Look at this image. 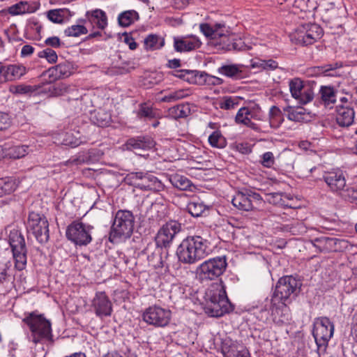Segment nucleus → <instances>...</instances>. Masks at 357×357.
I'll use <instances>...</instances> for the list:
<instances>
[{
	"instance_id": "obj_1",
	"label": "nucleus",
	"mask_w": 357,
	"mask_h": 357,
	"mask_svg": "<svg viewBox=\"0 0 357 357\" xmlns=\"http://www.w3.org/2000/svg\"><path fill=\"white\" fill-rule=\"evenodd\" d=\"M210 242L199 235L188 236L176 249L178 261L185 264H194L208 255Z\"/></svg>"
},
{
	"instance_id": "obj_23",
	"label": "nucleus",
	"mask_w": 357,
	"mask_h": 357,
	"mask_svg": "<svg viewBox=\"0 0 357 357\" xmlns=\"http://www.w3.org/2000/svg\"><path fill=\"white\" fill-rule=\"evenodd\" d=\"M169 181L175 188L179 190L194 192L197 189L191 180L183 175L172 174L169 176Z\"/></svg>"
},
{
	"instance_id": "obj_14",
	"label": "nucleus",
	"mask_w": 357,
	"mask_h": 357,
	"mask_svg": "<svg viewBox=\"0 0 357 357\" xmlns=\"http://www.w3.org/2000/svg\"><path fill=\"white\" fill-rule=\"evenodd\" d=\"M289 90L291 96L299 104L305 105L311 102L314 98V92L312 86L306 84L301 79L295 77L289 82Z\"/></svg>"
},
{
	"instance_id": "obj_61",
	"label": "nucleus",
	"mask_w": 357,
	"mask_h": 357,
	"mask_svg": "<svg viewBox=\"0 0 357 357\" xmlns=\"http://www.w3.org/2000/svg\"><path fill=\"white\" fill-rule=\"evenodd\" d=\"M232 39L231 40V45L227 44L225 46L226 51L231 50H241L243 47V42L241 40H237L235 35H232Z\"/></svg>"
},
{
	"instance_id": "obj_15",
	"label": "nucleus",
	"mask_w": 357,
	"mask_h": 357,
	"mask_svg": "<svg viewBox=\"0 0 357 357\" xmlns=\"http://www.w3.org/2000/svg\"><path fill=\"white\" fill-rule=\"evenodd\" d=\"M320 252H342L348 247V241L333 236H321L311 240Z\"/></svg>"
},
{
	"instance_id": "obj_57",
	"label": "nucleus",
	"mask_w": 357,
	"mask_h": 357,
	"mask_svg": "<svg viewBox=\"0 0 357 357\" xmlns=\"http://www.w3.org/2000/svg\"><path fill=\"white\" fill-rule=\"evenodd\" d=\"M232 35L233 34L230 33V31L229 29L225 30V33H223V36L218 38V39H220V42H215V46H216L218 50L226 51L225 46L227 44L231 45V40L233 37Z\"/></svg>"
},
{
	"instance_id": "obj_21",
	"label": "nucleus",
	"mask_w": 357,
	"mask_h": 357,
	"mask_svg": "<svg viewBox=\"0 0 357 357\" xmlns=\"http://www.w3.org/2000/svg\"><path fill=\"white\" fill-rule=\"evenodd\" d=\"M355 112L351 107L337 106L336 121L340 127H349L354 123Z\"/></svg>"
},
{
	"instance_id": "obj_44",
	"label": "nucleus",
	"mask_w": 357,
	"mask_h": 357,
	"mask_svg": "<svg viewBox=\"0 0 357 357\" xmlns=\"http://www.w3.org/2000/svg\"><path fill=\"white\" fill-rule=\"evenodd\" d=\"M241 98L238 96H224L219 102V107L222 109H233L237 107L241 100Z\"/></svg>"
},
{
	"instance_id": "obj_28",
	"label": "nucleus",
	"mask_w": 357,
	"mask_h": 357,
	"mask_svg": "<svg viewBox=\"0 0 357 357\" xmlns=\"http://www.w3.org/2000/svg\"><path fill=\"white\" fill-rule=\"evenodd\" d=\"M291 40L296 44L307 46L314 43L317 40L311 36L305 26H299L294 33L291 35Z\"/></svg>"
},
{
	"instance_id": "obj_60",
	"label": "nucleus",
	"mask_w": 357,
	"mask_h": 357,
	"mask_svg": "<svg viewBox=\"0 0 357 357\" xmlns=\"http://www.w3.org/2000/svg\"><path fill=\"white\" fill-rule=\"evenodd\" d=\"M201 32L206 37L215 40V36L213 27L208 23H203L199 25Z\"/></svg>"
},
{
	"instance_id": "obj_24",
	"label": "nucleus",
	"mask_w": 357,
	"mask_h": 357,
	"mask_svg": "<svg viewBox=\"0 0 357 357\" xmlns=\"http://www.w3.org/2000/svg\"><path fill=\"white\" fill-rule=\"evenodd\" d=\"M91 121L98 127H107L112 123V114L104 108H98L91 113Z\"/></svg>"
},
{
	"instance_id": "obj_2",
	"label": "nucleus",
	"mask_w": 357,
	"mask_h": 357,
	"mask_svg": "<svg viewBox=\"0 0 357 357\" xmlns=\"http://www.w3.org/2000/svg\"><path fill=\"white\" fill-rule=\"evenodd\" d=\"M220 284L212 287L206 294V312L211 317H220L225 314L234 311V305L229 301L223 282L220 280Z\"/></svg>"
},
{
	"instance_id": "obj_33",
	"label": "nucleus",
	"mask_w": 357,
	"mask_h": 357,
	"mask_svg": "<svg viewBox=\"0 0 357 357\" xmlns=\"http://www.w3.org/2000/svg\"><path fill=\"white\" fill-rule=\"evenodd\" d=\"M16 188V179L14 177L6 176L0 178V197L11 194Z\"/></svg>"
},
{
	"instance_id": "obj_59",
	"label": "nucleus",
	"mask_w": 357,
	"mask_h": 357,
	"mask_svg": "<svg viewBox=\"0 0 357 357\" xmlns=\"http://www.w3.org/2000/svg\"><path fill=\"white\" fill-rule=\"evenodd\" d=\"M62 12L61 9L50 10L47 12V18L54 23L61 24L63 22Z\"/></svg>"
},
{
	"instance_id": "obj_8",
	"label": "nucleus",
	"mask_w": 357,
	"mask_h": 357,
	"mask_svg": "<svg viewBox=\"0 0 357 357\" xmlns=\"http://www.w3.org/2000/svg\"><path fill=\"white\" fill-rule=\"evenodd\" d=\"M334 333V324L326 317L318 318L314 324L312 335L317 345L319 356L326 352L330 339Z\"/></svg>"
},
{
	"instance_id": "obj_43",
	"label": "nucleus",
	"mask_w": 357,
	"mask_h": 357,
	"mask_svg": "<svg viewBox=\"0 0 357 357\" xmlns=\"http://www.w3.org/2000/svg\"><path fill=\"white\" fill-rule=\"evenodd\" d=\"M323 21L331 28L340 26V19L335 9L328 10L322 15Z\"/></svg>"
},
{
	"instance_id": "obj_12",
	"label": "nucleus",
	"mask_w": 357,
	"mask_h": 357,
	"mask_svg": "<svg viewBox=\"0 0 357 357\" xmlns=\"http://www.w3.org/2000/svg\"><path fill=\"white\" fill-rule=\"evenodd\" d=\"M93 227L79 220L73 221L66 228V236L75 245L86 246L92 241L90 230Z\"/></svg>"
},
{
	"instance_id": "obj_47",
	"label": "nucleus",
	"mask_w": 357,
	"mask_h": 357,
	"mask_svg": "<svg viewBox=\"0 0 357 357\" xmlns=\"http://www.w3.org/2000/svg\"><path fill=\"white\" fill-rule=\"evenodd\" d=\"M280 303L278 302V299L275 298L273 294L272 298L268 299L267 297L265 298L264 301L261 303V304L258 307L259 308V312H267L270 313L271 316L273 315V310L276 308Z\"/></svg>"
},
{
	"instance_id": "obj_42",
	"label": "nucleus",
	"mask_w": 357,
	"mask_h": 357,
	"mask_svg": "<svg viewBox=\"0 0 357 357\" xmlns=\"http://www.w3.org/2000/svg\"><path fill=\"white\" fill-rule=\"evenodd\" d=\"M139 18V14L137 11L131 10L121 13L118 17L119 24L126 27L134 22V20Z\"/></svg>"
},
{
	"instance_id": "obj_46",
	"label": "nucleus",
	"mask_w": 357,
	"mask_h": 357,
	"mask_svg": "<svg viewBox=\"0 0 357 357\" xmlns=\"http://www.w3.org/2000/svg\"><path fill=\"white\" fill-rule=\"evenodd\" d=\"M342 63L337 62L333 64H326L321 66H315L312 68V72L316 75H325L327 76H335L334 74L328 73V72L341 68Z\"/></svg>"
},
{
	"instance_id": "obj_16",
	"label": "nucleus",
	"mask_w": 357,
	"mask_h": 357,
	"mask_svg": "<svg viewBox=\"0 0 357 357\" xmlns=\"http://www.w3.org/2000/svg\"><path fill=\"white\" fill-rule=\"evenodd\" d=\"M201 45L199 38L192 34L174 37V48L177 52H190L199 48Z\"/></svg>"
},
{
	"instance_id": "obj_55",
	"label": "nucleus",
	"mask_w": 357,
	"mask_h": 357,
	"mask_svg": "<svg viewBox=\"0 0 357 357\" xmlns=\"http://www.w3.org/2000/svg\"><path fill=\"white\" fill-rule=\"evenodd\" d=\"M188 96V94L186 93L185 90L180 89L173 92H170L169 94L165 96L164 97L162 98L161 101L166 102H174L178 100L182 99Z\"/></svg>"
},
{
	"instance_id": "obj_19",
	"label": "nucleus",
	"mask_w": 357,
	"mask_h": 357,
	"mask_svg": "<svg viewBox=\"0 0 357 357\" xmlns=\"http://www.w3.org/2000/svg\"><path fill=\"white\" fill-rule=\"evenodd\" d=\"M323 180L333 192H338L346 186V178L342 170L325 172Z\"/></svg>"
},
{
	"instance_id": "obj_31",
	"label": "nucleus",
	"mask_w": 357,
	"mask_h": 357,
	"mask_svg": "<svg viewBox=\"0 0 357 357\" xmlns=\"http://www.w3.org/2000/svg\"><path fill=\"white\" fill-rule=\"evenodd\" d=\"M185 82L198 85H204L206 84V77L207 73L204 71L186 70Z\"/></svg>"
},
{
	"instance_id": "obj_7",
	"label": "nucleus",
	"mask_w": 357,
	"mask_h": 357,
	"mask_svg": "<svg viewBox=\"0 0 357 357\" xmlns=\"http://www.w3.org/2000/svg\"><path fill=\"white\" fill-rule=\"evenodd\" d=\"M124 181L129 185L142 190L161 192L164 183L150 172H131L125 176Z\"/></svg>"
},
{
	"instance_id": "obj_35",
	"label": "nucleus",
	"mask_w": 357,
	"mask_h": 357,
	"mask_svg": "<svg viewBox=\"0 0 357 357\" xmlns=\"http://www.w3.org/2000/svg\"><path fill=\"white\" fill-rule=\"evenodd\" d=\"M146 50H159L165 45V38L157 34H149L144 39Z\"/></svg>"
},
{
	"instance_id": "obj_11",
	"label": "nucleus",
	"mask_w": 357,
	"mask_h": 357,
	"mask_svg": "<svg viewBox=\"0 0 357 357\" xmlns=\"http://www.w3.org/2000/svg\"><path fill=\"white\" fill-rule=\"evenodd\" d=\"M27 230L32 233L40 243H45L49 240V222L44 214L30 211L27 220Z\"/></svg>"
},
{
	"instance_id": "obj_52",
	"label": "nucleus",
	"mask_w": 357,
	"mask_h": 357,
	"mask_svg": "<svg viewBox=\"0 0 357 357\" xmlns=\"http://www.w3.org/2000/svg\"><path fill=\"white\" fill-rule=\"evenodd\" d=\"M37 56L41 59H45L50 63H55L57 61L58 56L56 52L50 47H47L37 53Z\"/></svg>"
},
{
	"instance_id": "obj_40",
	"label": "nucleus",
	"mask_w": 357,
	"mask_h": 357,
	"mask_svg": "<svg viewBox=\"0 0 357 357\" xmlns=\"http://www.w3.org/2000/svg\"><path fill=\"white\" fill-rule=\"evenodd\" d=\"M29 146L26 145H17L8 149L4 156L13 159H19L28 154Z\"/></svg>"
},
{
	"instance_id": "obj_13",
	"label": "nucleus",
	"mask_w": 357,
	"mask_h": 357,
	"mask_svg": "<svg viewBox=\"0 0 357 357\" xmlns=\"http://www.w3.org/2000/svg\"><path fill=\"white\" fill-rule=\"evenodd\" d=\"M171 311L158 305L150 306L143 312V320L155 327L167 326L171 319Z\"/></svg>"
},
{
	"instance_id": "obj_6",
	"label": "nucleus",
	"mask_w": 357,
	"mask_h": 357,
	"mask_svg": "<svg viewBox=\"0 0 357 357\" xmlns=\"http://www.w3.org/2000/svg\"><path fill=\"white\" fill-rule=\"evenodd\" d=\"M302 282L293 275H284L276 282L273 295L278 302L284 305L290 304L298 295Z\"/></svg>"
},
{
	"instance_id": "obj_29",
	"label": "nucleus",
	"mask_w": 357,
	"mask_h": 357,
	"mask_svg": "<svg viewBox=\"0 0 357 357\" xmlns=\"http://www.w3.org/2000/svg\"><path fill=\"white\" fill-rule=\"evenodd\" d=\"M289 195L282 192H271L267 194V202L270 204L282 206L284 208H294L289 204L287 200H291Z\"/></svg>"
},
{
	"instance_id": "obj_26",
	"label": "nucleus",
	"mask_w": 357,
	"mask_h": 357,
	"mask_svg": "<svg viewBox=\"0 0 357 357\" xmlns=\"http://www.w3.org/2000/svg\"><path fill=\"white\" fill-rule=\"evenodd\" d=\"M86 20L98 29L103 30L107 26V17L105 11L100 9H96L92 11H87L86 13Z\"/></svg>"
},
{
	"instance_id": "obj_20",
	"label": "nucleus",
	"mask_w": 357,
	"mask_h": 357,
	"mask_svg": "<svg viewBox=\"0 0 357 357\" xmlns=\"http://www.w3.org/2000/svg\"><path fill=\"white\" fill-rule=\"evenodd\" d=\"M155 145L153 139L149 135H139L130 137L126 142L127 150L138 151L139 150H150Z\"/></svg>"
},
{
	"instance_id": "obj_18",
	"label": "nucleus",
	"mask_w": 357,
	"mask_h": 357,
	"mask_svg": "<svg viewBox=\"0 0 357 357\" xmlns=\"http://www.w3.org/2000/svg\"><path fill=\"white\" fill-rule=\"evenodd\" d=\"M102 155V151L93 148L79 152L77 155L70 157L67 162L75 165L84 163H93L98 161Z\"/></svg>"
},
{
	"instance_id": "obj_37",
	"label": "nucleus",
	"mask_w": 357,
	"mask_h": 357,
	"mask_svg": "<svg viewBox=\"0 0 357 357\" xmlns=\"http://www.w3.org/2000/svg\"><path fill=\"white\" fill-rule=\"evenodd\" d=\"M321 99L325 105L334 104L336 102V91L330 86H321L319 90Z\"/></svg>"
},
{
	"instance_id": "obj_5",
	"label": "nucleus",
	"mask_w": 357,
	"mask_h": 357,
	"mask_svg": "<svg viewBox=\"0 0 357 357\" xmlns=\"http://www.w3.org/2000/svg\"><path fill=\"white\" fill-rule=\"evenodd\" d=\"M181 231L182 225L174 220L167 222L160 228L155 237V244L160 255L158 264L154 265L155 268H163L165 266L168 268L167 264H166L165 261L163 260L161 256L162 249L169 248L176 235Z\"/></svg>"
},
{
	"instance_id": "obj_17",
	"label": "nucleus",
	"mask_w": 357,
	"mask_h": 357,
	"mask_svg": "<svg viewBox=\"0 0 357 357\" xmlns=\"http://www.w3.org/2000/svg\"><path fill=\"white\" fill-rule=\"evenodd\" d=\"M92 307L99 317H109L112 312V304L105 291L96 294L92 301Z\"/></svg>"
},
{
	"instance_id": "obj_48",
	"label": "nucleus",
	"mask_w": 357,
	"mask_h": 357,
	"mask_svg": "<svg viewBox=\"0 0 357 357\" xmlns=\"http://www.w3.org/2000/svg\"><path fill=\"white\" fill-rule=\"evenodd\" d=\"M208 142L213 147L221 149L226 146V139L218 130L214 131L210 135Z\"/></svg>"
},
{
	"instance_id": "obj_58",
	"label": "nucleus",
	"mask_w": 357,
	"mask_h": 357,
	"mask_svg": "<svg viewBox=\"0 0 357 357\" xmlns=\"http://www.w3.org/2000/svg\"><path fill=\"white\" fill-rule=\"evenodd\" d=\"M342 197L347 202L357 204V186L347 188L344 191Z\"/></svg>"
},
{
	"instance_id": "obj_4",
	"label": "nucleus",
	"mask_w": 357,
	"mask_h": 357,
	"mask_svg": "<svg viewBox=\"0 0 357 357\" xmlns=\"http://www.w3.org/2000/svg\"><path fill=\"white\" fill-rule=\"evenodd\" d=\"M22 321L29 327L34 343L43 340L54 342L51 322L43 314H39L37 311H33L29 313Z\"/></svg>"
},
{
	"instance_id": "obj_3",
	"label": "nucleus",
	"mask_w": 357,
	"mask_h": 357,
	"mask_svg": "<svg viewBox=\"0 0 357 357\" xmlns=\"http://www.w3.org/2000/svg\"><path fill=\"white\" fill-rule=\"evenodd\" d=\"M135 217L128 210H119L114 215L110 228L109 240L114 243L130 238L134 230Z\"/></svg>"
},
{
	"instance_id": "obj_10",
	"label": "nucleus",
	"mask_w": 357,
	"mask_h": 357,
	"mask_svg": "<svg viewBox=\"0 0 357 357\" xmlns=\"http://www.w3.org/2000/svg\"><path fill=\"white\" fill-rule=\"evenodd\" d=\"M8 243L13 252L15 267L18 271L25 269L27 262V248L21 231L15 228L10 229Z\"/></svg>"
},
{
	"instance_id": "obj_50",
	"label": "nucleus",
	"mask_w": 357,
	"mask_h": 357,
	"mask_svg": "<svg viewBox=\"0 0 357 357\" xmlns=\"http://www.w3.org/2000/svg\"><path fill=\"white\" fill-rule=\"evenodd\" d=\"M82 142L80 138L75 135V134L71 132H66L62 140V144L70 146L71 148L78 146L82 144Z\"/></svg>"
},
{
	"instance_id": "obj_32",
	"label": "nucleus",
	"mask_w": 357,
	"mask_h": 357,
	"mask_svg": "<svg viewBox=\"0 0 357 357\" xmlns=\"http://www.w3.org/2000/svg\"><path fill=\"white\" fill-rule=\"evenodd\" d=\"M26 73V67L22 65H9L6 66L5 81H13L20 79Z\"/></svg>"
},
{
	"instance_id": "obj_34",
	"label": "nucleus",
	"mask_w": 357,
	"mask_h": 357,
	"mask_svg": "<svg viewBox=\"0 0 357 357\" xmlns=\"http://www.w3.org/2000/svg\"><path fill=\"white\" fill-rule=\"evenodd\" d=\"M284 111L287 112V118L290 121L301 122L305 120L306 109L303 107L287 106Z\"/></svg>"
},
{
	"instance_id": "obj_30",
	"label": "nucleus",
	"mask_w": 357,
	"mask_h": 357,
	"mask_svg": "<svg viewBox=\"0 0 357 357\" xmlns=\"http://www.w3.org/2000/svg\"><path fill=\"white\" fill-rule=\"evenodd\" d=\"M67 91L68 86L65 84H52L50 82L43 87L40 92L47 93L51 97H56L63 95Z\"/></svg>"
},
{
	"instance_id": "obj_41",
	"label": "nucleus",
	"mask_w": 357,
	"mask_h": 357,
	"mask_svg": "<svg viewBox=\"0 0 357 357\" xmlns=\"http://www.w3.org/2000/svg\"><path fill=\"white\" fill-rule=\"evenodd\" d=\"M282 111L277 106H272L269 111V123L273 128H278L283 122Z\"/></svg>"
},
{
	"instance_id": "obj_27",
	"label": "nucleus",
	"mask_w": 357,
	"mask_h": 357,
	"mask_svg": "<svg viewBox=\"0 0 357 357\" xmlns=\"http://www.w3.org/2000/svg\"><path fill=\"white\" fill-rule=\"evenodd\" d=\"M287 305L280 303L276 308L273 310L272 319L278 326L288 324L291 320Z\"/></svg>"
},
{
	"instance_id": "obj_56",
	"label": "nucleus",
	"mask_w": 357,
	"mask_h": 357,
	"mask_svg": "<svg viewBox=\"0 0 357 357\" xmlns=\"http://www.w3.org/2000/svg\"><path fill=\"white\" fill-rule=\"evenodd\" d=\"M29 10L26 2L20 1L8 8V13L12 15L24 14Z\"/></svg>"
},
{
	"instance_id": "obj_49",
	"label": "nucleus",
	"mask_w": 357,
	"mask_h": 357,
	"mask_svg": "<svg viewBox=\"0 0 357 357\" xmlns=\"http://www.w3.org/2000/svg\"><path fill=\"white\" fill-rule=\"evenodd\" d=\"M284 230L289 231L293 235H300L307 231V228L304 224L299 221H294L289 225L284 226Z\"/></svg>"
},
{
	"instance_id": "obj_53",
	"label": "nucleus",
	"mask_w": 357,
	"mask_h": 357,
	"mask_svg": "<svg viewBox=\"0 0 357 357\" xmlns=\"http://www.w3.org/2000/svg\"><path fill=\"white\" fill-rule=\"evenodd\" d=\"M62 79L68 77L73 73V65L72 63L65 61L55 66Z\"/></svg>"
},
{
	"instance_id": "obj_38",
	"label": "nucleus",
	"mask_w": 357,
	"mask_h": 357,
	"mask_svg": "<svg viewBox=\"0 0 357 357\" xmlns=\"http://www.w3.org/2000/svg\"><path fill=\"white\" fill-rule=\"evenodd\" d=\"M218 72L228 77L236 79L242 78V70H240L238 66L236 64L223 65L218 69Z\"/></svg>"
},
{
	"instance_id": "obj_36",
	"label": "nucleus",
	"mask_w": 357,
	"mask_h": 357,
	"mask_svg": "<svg viewBox=\"0 0 357 357\" xmlns=\"http://www.w3.org/2000/svg\"><path fill=\"white\" fill-rule=\"evenodd\" d=\"M158 115V112L145 102L139 105V109L137 112V116L144 120L155 119Z\"/></svg>"
},
{
	"instance_id": "obj_39",
	"label": "nucleus",
	"mask_w": 357,
	"mask_h": 357,
	"mask_svg": "<svg viewBox=\"0 0 357 357\" xmlns=\"http://www.w3.org/2000/svg\"><path fill=\"white\" fill-rule=\"evenodd\" d=\"M190 114V108L188 103L177 105L169 109V115L175 119L187 117Z\"/></svg>"
},
{
	"instance_id": "obj_62",
	"label": "nucleus",
	"mask_w": 357,
	"mask_h": 357,
	"mask_svg": "<svg viewBox=\"0 0 357 357\" xmlns=\"http://www.w3.org/2000/svg\"><path fill=\"white\" fill-rule=\"evenodd\" d=\"M275 162V158L272 152L268 151L262 155L261 165L265 167L270 168Z\"/></svg>"
},
{
	"instance_id": "obj_9",
	"label": "nucleus",
	"mask_w": 357,
	"mask_h": 357,
	"mask_svg": "<svg viewBox=\"0 0 357 357\" xmlns=\"http://www.w3.org/2000/svg\"><path fill=\"white\" fill-rule=\"evenodd\" d=\"M227 266L225 256L211 258L199 266L197 269V277L202 282L214 280L224 273Z\"/></svg>"
},
{
	"instance_id": "obj_51",
	"label": "nucleus",
	"mask_w": 357,
	"mask_h": 357,
	"mask_svg": "<svg viewBox=\"0 0 357 357\" xmlns=\"http://www.w3.org/2000/svg\"><path fill=\"white\" fill-rule=\"evenodd\" d=\"M88 30L84 25H73L64 31V33L68 37H78L82 34H86Z\"/></svg>"
},
{
	"instance_id": "obj_25",
	"label": "nucleus",
	"mask_w": 357,
	"mask_h": 357,
	"mask_svg": "<svg viewBox=\"0 0 357 357\" xmlns=\"http://www.w3.org/2000/svg\"><path fill=\"white\" fill-rule=\"evenodd\" d=\"M10 272V269L6 265L0 267V294L5 295L14 287V278Z\"/></svg>"
},
{
	"instance_id": "obj_64",
	"label": "nucleus",
	"mask_w": 357,
	"mask_h": 357,
	"mask_svg": "<svg viewBox=\"0 0 357 357\" xmlns=\"http://www.w3.org/2000/svg\"><path fill=\"white\" fill-rule=\"evenodd\" d=\"M342 352L344 356L347 355V353L350 350V347H351V351L352 354L356 357H357V340H356V342L354 344H352L351 343L348 342L343 343L342 345Z\"/></svg>"
},
{
	"instance_id": "obj_45",
	"label": "nucleus",
	"mask_w": 357,
	"mask_h": 357,
	"mask_svg": "<svg viewBox=\"0 0 357 357\" xmlns=\"http://www.w3.org/2000/svg\"><path fill=\"white\" fill-rule=\"evenodd\" d=\"M206 210V206L199 202H190L186 206V211L195 218L202 216Z\"/></svg>"
},
{
	"instance_id": "obj_22",
	"label": "nucleus",
	"mask_w": 357,
	"mask_h": 357,
	"mask_svg": "<svg viewBox=\"0 0 357 357\" xmlns=\"http://www.w3.org/2000/svg\"><path fill=\"white\" fill-rule=\"evenodd\" d=\"M248 196L249 194L246 192L245 188L241 191H238L231 199L232 205L240 211H252L254 206Z\"/></svg>"
},
{
	"instance_id": "obj_54",
	"label": "nucleus",
	"mask_w": 357,
	"mask_h": 357,
	"mask_svg": "<svg viewBox=\"0 0 357 357\" xmlns=\"http://www.w3.org/2000/svg\"><path fill=\"white\" fill-rule=\"evenodd\" d=\"M301 26L306 28L307 33H309L311 36H313L315 40H319L323 36L324 31L322 28L317 24L307 23L301 24Z\"/></svg>"
},
{
	"instance_id": "obj_63",
	"label": "nucleus",
	"mask_w": 357,
	"mask_h": 357,
	"mask_svg": "<svg viewBox=\"0 0 357 357\" xmlns=\"http://www.w3.org/2000/svg\"><path fill=\"white\" fill-rule=\"evenodd\" d=\"M43 74L47 75L48 77L50 78V82L62 79L61 76L59 75V71L56 69V67L55 66L48 68L47 70H45L43 73Z\"/></svg>"
}]
</instances>
